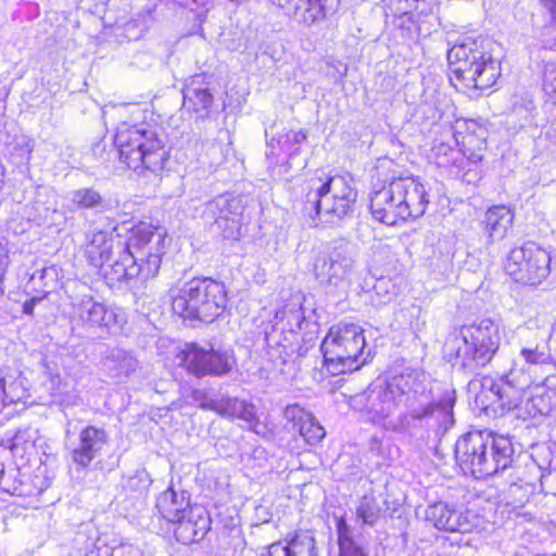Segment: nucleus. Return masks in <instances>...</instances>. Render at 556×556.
Returning a JSON list of instances; mask_svg holds the SVG:
<instances>
[{"instance_id": "obj_1", "label": "nucleus", "mask_w": 556, "mask_h": 556, "mask_svg": "<svg viewBox=\"0 0 556 556\" xmlns=\"http://www.w3.org/2000/svg\"><path fill=\"white\" fill-rule=\"evenodd\" d=\"M114 233L98 230L86 236L85 255L89 264L102 268L115 248H122L118 258L104 270L110 283L131 279L147 280L160 270L163 255L170 242L164 227L139 223L129 229L124 242L115 244Z\"/></svg>"}, {"instance_id": "obj_2", "label": "nucleus", "mask_w": 556, "mask_h": 556, "mask_svg": "<svg viewBox=\"0 0 556 556\" xmlns=\"http://www.w3.org/2000/svg\"><path fill=\"white\" fill-rule=\"evenodd\" d=\"M121 121L116 126L114 144L119 160L134 170L143 168L160 174L169 160L163 129L154 122L142 118L143 111L136 104L116 108Z\"/></svg>"}, {"instance_id": "obj_3", "label": "nucleus", "mask_w": 556, "mask_h": 556, "mask_svg": "<svg viewBox=\"0 0 556 556\" xmlns=\"http://www.w3.org/2000/svg\"><path fill=\"white\" fill-rule=\"evenodd\" d=\"M444 124L458 149L447 142H439L433 150L438 167L445 168L451 176L467 184H476L483 173L486 128L476 119L455 116H447Z\"/></svg>"}, {"instance_id": "obj_4", "label": "nucleus", "mask_w": 556, "mask_h": 556, "mask_svg": "<svg viewBox=\"0 0 556 556\" xmlns=\"http://www.w3.org/2000/svg\"><path fill=\"white\" fill-rule=\"evenodd\" d=\"M498 45L490 38L464 37L447 52L451 81L463 91L485 90L501 76V62L495 55Z\"/></svg>"}, {"instance_id": "obj_5", "label": "nucleus", "mask_w": 556, "mask_h": 556, "mask_svg": "<svg viewBox=\"0 0 556 556\" xmlns=\"http://www.w3.org/2000/svg\"><path fill=\"white\" fill-rule=\"evenodd\" d=\"M554 377L536 380L527 388H515L484 377L481 381V391L477 400L484 408L501 407L503 410H517L520 418H535L546 416L556 408V386Z\"/></svg>"}, {"instance_id": "obj_6", "label": "nucleus", "mask_w": 556, "mask_h": 556, "mask_svg": "<svg viewBox=\"0 0 556 556\" xmlns=\"http://www.w3.org/2000/svg\"><path fill=\"white\" fill-rule=\"evenodd\" d=\"M500 344V324L485 317L455 329L445 341L444 356L453 366L475 371L493 359Z\"/></svg>"}, {"instance_id": "obj_7", "label": "nucleus", "mask_w": 556, "mask_h": 556, "mask_svg": "<svg viewBox=\"0 0 556 556\" xmlns=\"http://www.w3.org/2000/svg\"><path fill=\"white\" fill-rule=\"evenodd\" d=\"M518 337L519 352L513 359L510 369L497 381L522 389L540 380L542 368L552 363V331L545 326L526 325L518 328Z\"/></svg>"}, {"instance_id": "obj_8", "label": "nucleus", "mask_w": 556, "mask_h": 556, "mask_svg": "<svg viewBox=\"0 0 556 556\" xmlns=\"http://www.w3.org/2000/svg\"><path fill=\"white\" fill-rule=\"evenodd\" d=\"M304 191V214L309 217L311 226L317 225L320 215L342 218L357 197L352 179L342 175L314 176L306 181Z\"/></svg>"}, {"instance_id": "obj_9", "label": "nucleus", "mask_w": 556, "mask_h": 556, "mask_svg": "<svg viewBox=\"0 0 556 556\" xmlns=\"http://www.w3.org/2000/svg\"><path fill=\"white\" fill-rule=\"evenodd\" d=\"M173 312L189 320L212 323L223 314L227 293L222 282L193 278L180 289L170 290Z\"/></svg>"}, {"instance_id": "obj_10", "label": "nucleus", "mask_w": 556, "mask_h": 556, "mask_svg": "<svg viewBox=\"0 0 556 556\" xmlns=\"http://www.w3.org/2000/svg\"><path fill=\"white\" fill-rule=\"evenodd\" d=\"M324 367L337 376L358 369L370 357L363 328L357 324L332 326L321 343Z\"/></svg>"}, {"instance_id": "obj_11", "label": "nucleus", "mask_w": 556, "mask_h": 556, "mask_svg": "<svg viewBox=\"0 0 556 556\" xmlns=\"http://www.w3.org/2000/svg\"><path fill=\"white\" fill-rule=\"evenodd\" d=\"M156 508L164 519L178 523L175 535L184 544L201 540L210 529V518L205 509L191 506L186 491H176L169 486L159 495Z\"/></svg>"}, {"instance_id": "obj_12", "label": "nucleus", "mask_w": 556, "mask_h": 556, "mask_svg": "<svg viewBox=\"0 0 556 556\" xmlns=\"http://www.w3.org/2000/svg\"><path fill=\"white\" fill-rule=\"evenodd\" d=\"M384 206V225L394 226L422 216L429 204L426 186L412 176L393 179L388 187Z\"/></svg>"}, {"instance_id": "obj_13", "label": "nucleus", "mask_w": 556, "mask_h": 556, "mask_svg": "<svg viewBox=\"0 0 556 556\" xmlns=\"http://www.w3.org/2000/svg\"><path fill=\"white\" fill-rule=\"evenodd\" d=\"M505 270L516 282L540 286L551 275V252L534 242H527L510 251Z\"/></svg>"}, {"instance_id": "obj_14", "label": "nucleus", "mask_w": 556, "mask_h": 556, "mask_svg": "<svg viewBox=\"0 0 556 556\" xmlns=\"http://www.w3.org/2000/svg\"><path fill=\"white\" fill-rule=\"evenodd\" d=\"M70 314L73 324L89 331L115 332L126 324V314L123 309L108 307L90 294L72 298Z\"/></svg>"}, {"instance_id": "obj_15", "label": "nucleus", "mask_w": 556, "mask_h": 556, "mask_svg": "<svg viewBox=\"0 0 556 556\" xmlns=\"http://www.w3.org/2000/svg\"><path fill=\"white\" fill-rule=\"evenodd\" d=\"M47 468L39 464L35 470L17 468V466L0 460V489L17 496H33L42 493L50 485L46 476Z\"/></svg>"}, {"instance_id": "obj_16", "label": "nucleus", "mask_w": 556, "mask_h": 556, "mask_svg": "<svg viewBox=\"0 0 556 556\" xmlns=\"http://www.w3.org/2000/svg\"><path fill=\"white\" fill-rule=\"evenodd\" d=\"M241 214L239 199L220 194L203 205L200 217L206 225L216 226L225 238L236 239L241 226Z\"/></svg>"}, {"instance_id": "obj_17", "label": "nucleus", "mask_w": 556, "mask_h": 556, "mask_svg": "<svg viewBox=\"0 0 556 556\" xmlns=\"http://www.w3.org/2000/svg\"><path fill=\"white\" fill-rule=\"evenodd\" d=\"M454 392L445 391L438 400H420L410 408L408 416L433 432L435 437L443 435L454 425Z\"/></svg>"}, {"instance_id": "obj_18", "label": "nucleus", "mask_w": 556, "mask_h": 556, "mask_svg": "<svg viewBox=\"0 0 556 556\" xmlns=\"http://www.w3.org/2000/svg\"><path fill=\"white\" fill-rule=\"evenodd\" d=\"M485 448L484 431H469L457 440L455 457L464 473L484 478V470L492 466V462H485Z\"/></svg>"}, {"instance_id": "obj_19", "label": "nucleus", "mask_w": 556, "mask_h": 556, "mask_svg": "<svg viewBox=\"0 0 556 556\" xmlns=\"http://www.w3.org/2000/svg\"><path fill=\"white\" fill-rule=\"evenodd\" d=\"M39 439V432L34 428L18 430L10 441L9 445L0 446V460L12 458L11 464L17 468L28 469L33 465L41 464L38 458L36 442Z\"/></svg>"}, {"instance_id": "obj_20", "label": "nucleus", "mask_w": 556, "mask_h": 556, "mask_svg": "<svg viewBox=\"0 0 556 556\" xmlns=\"http://www.w3.org/2000/svg\"><path fill=\"white\" fill-rule=\"evenodd\" d=\"M354 255L348 249H339L329 256H318L314 270L320 283L339 286L350 278L354 269Z\"/></svg>"}, {"instance_id": "obj_21", "label": "nucleus", "mask_w": 556, "mask_h": 556, "mask_svg": "<svg viewBox=\"0 0 556 556\" xmlns=\"http://www.w3.org/2000/svg\"><path fill=\"white\" fill-rule=\"evenodd\" d=\"M206 74L192 76L184 88L182 109L197 119L207 118L214 104L212 83Z\"/></svg>"}, {"instance_id": "obj_22", "label": "nucleus", "mask_w": 556, "mask_h": 556, "mask_svg": "<svg viewBox=\"0 0 556 556\" xmlns=\"http://www.w3.org/2000/svg\"><path fill=\"white\" fill-rule=\"evenodd\" d=\"M427 521L446 532H470L476 526V517L470 511H457L443 502L434 503L425 511Z\"/></svg>"}, {"instance_id": "obj_23", "label": "nucleus", "mask_w": 556, "mask_h": 556, "mask_svg": "<svg viewBox=\"0 0 556 556\" xmlns=\"http://www.w3.org/2000/svg\"><path fill=\"white\" fill-rule=\"evenodd\" d=\"M298 23L313 25L324 20L339 0H271Z\"/></svg>"}, {"instance_id": "obj_24", "label": "nucleus", "mask_w": 556, "mask_h": 556, "mask_svg": "<svg viewBox=\"0 0 556 556\" xmlns=\"http://www.w3.org/2000/svg\"><path fill=\"white\" fill-rule=\"evenodd\" d=\"M484 442L486 443L485 462L486 464L492 462L489 470H484V478H486L508 468L513 463L515 451L508 435L484 431Z\"/></svg>"}, {"instance_id": "obj_25", "label": "nucleus", "mask_w": 556, "mask_h": 556, "mask_svg": "<svg viewBox=\"0 0 556 556\" xmlns=\"http://www.w3.org/2000/svg\"><path fill=\"white\" fill-rule=\"evenodd\" d=\"M283 416L309 445L319 443L326 435L324 427L313 414L298 404L288 405Z\"/></svg>"}, {"instance_id": "obj_26", "label": "nucleus", "mask_w": 556, "mask_h": 556, "mask_svg": "<svg viewBox=\"0 0 556 556\" xmlns=\"http://www.w3.org/2000/svg\"><path fill=\"white\" fill-rule=\"evenodd\" d=\"M108 440L104 430L93 426L86 427L79 433V444L72 452L73 463L86 468L103 448Z\"/></svg>"}, {"instance_id": "obj_27", "label": "nucleus", "mask_w": 556, "mask_h": 556, "mask_svg": "<svg viewBox=\"0 0 556 556\" xmlns=\"http://www.w3.org/2000/svg\"><path fill=\"white\" fill-rule=\"evenodd\" d=\"M36 141L29 135L17 130L8 134L4 140V151L9 162L21 172L29 169V163L35 150Z\"/></svg>"}, {"instance_id": "obj_28", "label": "nucleus", "mask_w": 556, "mask_h": 556, "mask_svg": "<svg viewBox=\"0 0 556 556\" xmlns=\"http://www.w3.org/2000/svg\"><path fill=\"white\" fill-rule=\"evenodd\" d=\"M45 386L52 397L53 403L62 408L74 407L81 404V397L75 383L68 378H62L60 374L47 370Z\"/></svg>"}, {"instance_id": "obj_29", "label": "nucleus", "mask_w": 556, "mask_h": 556, "mask_svg": "<svg viewBox=\"0 0 556 556\" xmlns=\"http://www.w3.org/2000/svg\"><path fill=\"white\" fill-rule=\"evenodd\" d=\"M261 556H317L315 539L301 532L289 541L270 544Z\"/></svg>"}, {"instance_id": "obj_30", "label": "nucleus", "mask_w": 556, "mask_h": 556, "mask_svg": "<svg viewBox=\"0 0 556 556\" xmlns=\"http://www.w3.org/2000/svg\"><path fill=\"white\" fill-rule=\"evenodd\" d=\"M514 220L513 212L505 205H496L488 210L484 216V230L489 241L494 242L506 237Z\"/></svg>"}, {"instance_id": "obj_31", "label": "nucleus", "mask_w": 556, "mask_h": 556, "mask_svg": "<svg viewBox=\"0 0 556 556\" xmlns=\"http://www.w3.org/2000/svg\"><path fill=\"white\" fill-rule=\"evenodd\" d=\"M274 329L282 332L288 331L295 333L302 328L305 321L304 313L302 309V299L293 296L281 308L277 309L274 319Z\"/></svg>"}, {"instance_id": "obj_32", "label": "nucleus", "mask_w": 556, "mask_h": 556, "mask_svg": "<svg viewBox=\"0 0 556 556\" xmlns=\"http://www.w3.org/2000/svg\"><path fill=\"white\" fill-rule=\"evenodd\" d=\"M84 556H143V552L140 547L128 543L113 547L104 538L97 536L86 543Z\"/></svg>"}, {"instance_id": "obj_33", "label": "nucleus", "mask_w": 556, "mask_h": 556, "mask_svg": "<svg viewBox=\"0 0 556 556\" xmlns=\"http://www.w3.org/2000/svg\"><path fill=\"white\" fill-rule=\"evenodd\" d=\"M177 357L189 372L197 377L206 376L208 349H204L197 343H186Z\"/></svg>"}, {"instance_id": "obj_34", "label": "nucleus", "mask_w": 556, "mask_h": 556, "mask_svg": "<svg viewBox=\"0 0 556 556\" xmlns=\"http://www.w3.org/2000/svg\"><path fill=\"white\" fill-rule=\"evenodd\" d=\"M214 409L224 416L252 424L256 418L254 405L242 400L226 397L214 403Z\"/></svg>"}, {"instance_id": "obj_35", "label": "nucleus", "mask_w": 556, "mask_h": 556, "mask_svg": "<svg viewBox=\"0 0 556 556\" xmlns=\"http://www.w3.org/2000/svg\"><path fill=\"white\" fill-rule=\"evenodd\" d=\"M306 132L303 130L288 131L279 138H271L268 143L266 155L268 159H279L280 152L286 155H293L298 152V148L293 146L301 144L306 140Z\"/></svg>"}, {"instance_id": "obj_36", "label": "nucleus", "mask_w": 556, "mask_h": 556, "mask_svg": "<svg viewBox=\"0 0 556 556\" xmlns=\"http://www.w3.org/2000/svg\"><path fill=\"white\" fill-rule=\"evenodd\" d=\"M358 401L367 406V418L372 424H379L382 419L380 408L382 407V383L374 381L368 389L359 395Z\"/></svg>"}, {"instance_id": "obj_37", "label": "nucleus", "mask_w": 556, "mask_h": 556, "mask_svg": "<svg viewBox=\"0 0 556 556\" xmlns=\"http://www.w3.org/2000/svg\"><path fill=\"white\" fill-rule=\"evenodd\" d=\"M510 111L511 115L518 118L519 127L523 128L533 124L535 105L530 94H515L511 99Z\"/></svg>"}, {"instance_id": "obj_38", "label": "nucleus", "mask_w": 556, "mask_h": 556, "mask_svg": "<svg viewBox=\"0 0 556 556\" xmlns=\"http://www.w3.org/2000/svg\"><path fill=\"white\" fill-rule=\"evenodd\" d=\"M235 358L231 353L208 349L206 375L220 376L231 370Z\"/></svg>"}, {"instance_id": "obj_39", "label": "nucleus", "mask_w": 556, "mask_h": 556, "mask_svg": "<svg viewBox=\"0 0 556 556\" xmlns=\"http://www.w3.org/2000/svg\"><path fill=\"white\" fill-rule=\"evenodd\" d=\"M76 208H93L101 204V194L92 188H80L70 191L66 195Z\"/></svg>"}, {"instance_id": "obj_40", "label": "nucleus", "mask_w": 556, "mask_h": 556, "mask_svg": "<svg viewBox=\"0 0 556 556\" xmlns=\"http://www.w3.org/2000/svg\"><path fill=\"white\" fill-rule=\"evenodd\" d=\"M108 362L115 364L113 367L108 365L110 369L116 370L115 376H128L136 370L138 365L137 359L132 355L119 349L111 351Z\"/></svg>"}, {"instance_id": "obj_41", "label": "nucleus", "mask_w": 556, "mask_h": 556, "mask_svg": "<svg viewBox=\"0 0 556 556\" xmlns=\"http://www.w3.org/2000/svg\"><path fill=\"white\" fill-rule=\"evenodd\" d=\"M410 374L395 375L392 378H388L384 382V401L387 399L395 401L399 396H402L410 391Z\"/></svg>"}, {"instance_id": "obj_42", "label": "nucleus", "mask_w": 556, "mask_h": 556, "mask_svg": "<svg viewBox=\"0 0 556 556\" xmlns=\"http://www.w3.org/2000/svg\"><path fill=\"white\" fill-rule=\"evenodd\" d=\"M338 543L340 556H366L349 535L348 526L343 520L338 522Z\"/></svg>"}, {"instance_id": "obj_43", "label": "nucleus", "mask_w": 556, "mask_h": 556, "mask_svg": "<svg viewBox=\"0 0 556 556\" xmlns=\"http://www.w3.org/2000/svg\"><path fill=\"white\" fill-rule=\"evenodd\" d=\"M542 90L544 97L556 104V63L547 62L543 67Z\"/></svg>"}, {"instance_id": "obj_44", "label": "nucleus", "mask_w": 556, "mask_h": 556, "mask_svg": "<svg viewBox=\"0 0 556 556\" xmlns=\"http://www.w3.org/2000/svg\"><path fill=\"white\" fill-rule=\"evenodd\" d=\"M357 516L364 523L374 526L380 518V510L371 498L364 497L357 509Z\"/></svg>"}, {"instance_id": "obj_45", "label": "nucleus", "mask_w": 556, "mask_h": 556, "mask_svg": "<svg viewBox=\"0 0 556 556\" xmlns=\"http://www.w3.org/2000/svg\"><path fill=\"white\" fill-rule=\"evenodd\" d=\"M37 279H39L42 282L43 288L49 289L47 291V292H49L50 290L54 289L58 285V279H59L58 267L54 265H51V266L43 267L41 270H39L37 273H34L30 277V280L35 282Z\"/></svg>"}, {"instance_id": "obj_46", "label": "nucleus", "mask_w": 556, "mask_h": 556, "mask_svg": "<svg viewBox=\"0 0 556 556\" xmlns=\"http://www.w3.org/2000/svg\"><path fill=\"white\" fill-rule=\"evenodd\" d=\"M381 191V187L374 184L369 195V208L372 217L378 222H382V201L380 200Z\"/></svg>"}, {"instance_id": "obj_47", "label": "nucleus", "mask_w": 556, "mask_h": 556, "mask_svg": "<svg viewBox=\"0 0 556 556\" xmlns=\"http://www.w3.org/2000/svg\"><path fill=\"white\" fill-rule=\"evenodd\" d=\"M8 266V255L4 248L0 244V282L4 276Z\"/></svg>"}, {"instance_id": "obj_48", "label": "nucleus", "mask_w": 556, "mask_h": 556, "mask_svg": "<svg viewBox=\"0 0 556 556\" xmlns=\"http://www.w3.org/2000/svg\"><path fill=\"white\" fill-rule=\"evenodd\" d=\"M545 138L556 144V119L544 131Z\"/></svg>"}, {"instance_id": "obj_49", "label": "nucleus", "mask_w": 556, "mask_h": 556, "mask_svg": "<svg viewBox=\"0 0 556 556\" xmlns=\"http://www.w3.org/2000/svg\"><path fill=\"white\" fill-rule=\"evenodd\" d=\"M544 5L549 10L556 25V0H544Z\"/></svg>"}, {"instance_id": "obj_50", "label": "nucleus", "mask_w": 556, "mask_h": 556, "mask_svg": "<svg viewBox=\"0 0 556 556\" xmlns=\"http://www.w3.org/2000/svg\"><path fill=\"white\" fill-rule=\"evenodd\" d=\"M324 378H323V372H319V374H315L314 375V380H317V381H321Z\"/></svg>"}, {"instance_id": "obj_51", "label": "nucleus", "mask_w": 556, "mask_h": 556, "mask_svg": "<svg viewBox=\"0 0 556 556\" xmlns=\"http://www.w3.org/2000/svg\"><path fill=\"white\" fill-rule=\"evenodd\" d=\"M24 312H25V313H30V306H29V304H27V303H26V304L24 305Z\"/></svg>"}, {"instance_id": "obj_52", "label": "nucleus", "mask_w": 556, "mask_h": 556, "mask_svg": "<svg viewBox=\"0 0 556 556\" xmlns=\"http://www.w3.org/2000/svg\"><path fill=\"white\" fill-rule=\"evenodd\" d=\"M81 539H83V534H78V536L76 538V541L79 542Z\"/></svg>"}, {"instance_id": "obj_53", "label": "nucleus", "mask_w": 556, "mask_h": 556, "mask_svg": "<svg viewBox=\"0 0 556 556\" xmlns=\"http://www.w3.org/2000/svg\"><path fill=\"white\" fill-rule=\"evenodd\" d=\"M416 0H405L406 3L415 2Z\"/></svg>"}]
</instances>
